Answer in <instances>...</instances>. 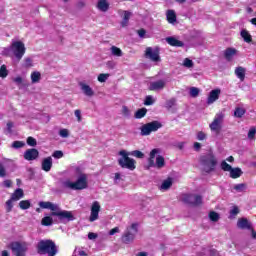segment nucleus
I'll use <instances>...</instances> for the list:
<instances>
[{"mask_svg":"<svg viewBox=\"0 0 256 256\" xmlns=\"http://www.w3.org/2000/svg\"><path fill=\"white\" fill-rule=\"evenodd\" d=\"M118 155H120V158L118 159V165H120V167L122 169H129V171H135V169L137 168L136 166V161L133 158H130L129 152H127L126 150H121L118 152Z\"/></svg>","mask_w":256,"mask_h":256,"instance_id":"nucleus-1","label":"nucleus"},{"mask_svg":"<svg viewBox=\"0 0 256 256\" xmlns=\"http://www.w3.org/2000/svg\"><path fill=\"white\" fill-rule=\"evenodd\" d=\"M87 185V174H81L75 182L71 180L63 182V186L66 189H71L72 191H82L83 189H87Z\"/></svg>","mask_w":256,"mask_h":256,"instance_id":"nucleus-2","label":"nucleus"},{"mask_svg":"<svg viewBox=\"0 0 256 256\" xmlns=\"http://www.w3.org/2000/svg\"><path fill=\"white\" fill-rule=\"evenodd\" d=\"M161 150L154 148L151 150L148 158V167H155L156 169H163L165 167V158L161 155Z\"/></svg>","mask_w":256,"mask_h":256,"instance_id":"nucleus-3","label":"nucleus"},{"mask_svg":"<svg viewBox=\"0 0 256 256\" xmlns=\"http://www.w3.org/2000/svg\"><path fill=\"white\" fill-rule=\"evenodd\" d=\"M38 253L40 255H49V256H55L57 255V247L55 246V243L51 240H41L38 243Z\"/></svg>","mask_w":256,"mask_h":256,"instance_id":"nucleus-4","label":"nucleus"},{"mask_svg":"<svg viewBox=\"0 0 256 256\" xmlns=\"http://www.w3.org/2000/svg\"><path fill=\"white\" fill-rule=\"evenodd\" d=\"M9 50L13 53L17 61H21L27 51V48H25V43L21 41H12Z\"/></svg>","mask_w":256,"mask_h":256,"instance_id":"nucleus-5","label":"nucleus"},{"mask_svg":"<svg viewBox=\"0 0 256 256\" xmlns=\"http://www.w3.org/2000/svg\"><path fill=\"white\" fill-rule=\"evenodd\" d=\"M201 162L206 173L215 171V167H217V158L213 154H207L202 157Z\"/></svg>","mask_w":256,"mask_h":256,"instance_id":"nucleus-6","label":"nucleus"},{"mask_svg":"<svg viewBox=\"0 0 256 256\" xmlns=\"http://www.w3.org/2000/svg\"><path fill=\"white\" fill-rule=\"evenodd\" d=\"M162 125L158 121H152L150 123L142 125L140 128L141 135L147 137V135H151V133H155V131H159Z\"/></svg>","mask_w":256,"mask_h":256,"instance_id":"nucleus-7","label":"nucleus"},{"mask_svg":"<svg viewBox=\"0 0 256 256\" xmlns=\"http://www.w3.org/2000/svg\"><path fill=\"white\" fill-rule=\"evenodd\" d=\"M135 235H137V225L128 226L126 232L122 236L123 243L126 245L133 243V241H135Z\"/></svg>","mask_w":256,"mask_h":256,"instance_id":"nucleus-8","label":"nucleus"},{"mask_svg":"<svg viewBox=\"0 0 256 256\" xmlns=\"http://www.w3.org/2000/svg\"><path fill=\"white\" fill-rule=\"evenodd\" d=\"M52 217H58L60 221H74L75 216L73 215V212L62 210L59 206L56 212L51 213Z\"/></svg>","mask_w":256,"mask_h":256,"instance_id":"nucleus-9","label":"nucleus"},{"mask_svg":"<svg viewBox=\"0 0 256 256\" xmlns=\"http://www.w3.org/2000/svg\"><path fill=\"white\" fill-rule=\"evenodd\" d=\"M223 119H225V114L223 113H217L214 117V120L209 125L210 130L214 133L219 134V131H221V125H223Z\"/></svg>","mask_w":256,"mask_h":256,"instance_id":"nucleus-10","label":"nucleus"},{"mask_svg":"<svg viewBox=\"0 0 256 256\" xmlns=\"http://www.w3.org/2000/svg\"><path fill=\"white\" fill-rule=\"evenodd\" d=\"M11 250H12L13 255L25 256V253L27 252V244L19 243V242H13L11 244Z\"/></svg>","mask_w":256,"mask_h":256,"instance_id":"nucleus-11","label":"nucleus"},{"mask_svg":"<svg viewBox=\"0 0 256 256\" xmlns=\"http://www.w3.org/2000/svg\"><path fill=\"white\" fill-rule=\"evenodd\" d=\"M145 57L146 59H150V61H153L154 63L161 61V57L159 56V49L157 48H146Z\"/></svg>","mask_w":256,"mask_h":256,"instance_id":"nucleus-12","label":"nucleus"},{"mask_svg":"<svg viewBox=\"0 0 256 256\" xmlns=\"http://www.w3.org/2000/svg\"><path fill=\"white\" fill-rule=\"evenodd\" d=\"M101 211V204L99 201H94L91 206V212L89 221L93 223V221H97L99 219V212Z\"/></svg>","mask_w":256,"mask_h":256,"instance_id":"nucleus-13","label":"nucleus"},{"mask_svg":"<svg viewBox=\"0 0 256 256\" xmlns=\"http://www.w3.org/2000/svg\"><path fill=\"white\" fill-rule=\"evenodd\" d=\"M166 85H167V81L157 80V81L150 82L148 89L149 91H163Z\"/></svg>","mask_w":256,"mask_h":256,"instance_id":"nucleus-14","label":"nucleus"},{"mask_svg":"<svg viewBox=\"0 0 256 256\" xmlns=\"http://www.w3.org/2000/svg\"><path fill=\"white\" fill-rule=\"evenodd\" d=\"M78 85L85 97H95V90H93V88H91L89 84L85 82H79Z\"/></svg>","mask_w":256,"mask_h":256,"instance_id":"nucleus-15","label":"nucleus"},{"mask_svg":"<svg viewBox=\"0 0 256 256\" xmlns=\"http://www.w3.org/2000/svg\"><path fill=\"white\" fill-rule=\"evenodd\" d=\"M220 95H221V89L217 88V89L211 90L207 98V104L213 105V103H215V101L219 99Z\"/></svg>","mask_w":256,"mask_h":256,"instance_id":"nucleus-16","label":"nucleus"},{"mask_svg":"<svg viewBox=\"0 0 256 256\" xmlns=\"http://www.w3.org/2000/svg\"><path fill=\"white\" fill-rule=\"evenodd\" d=\"M37 157H39V151L35 148L27 149L24 152V159L26 161H35V159H37Z\"/></svg>","mask_w":256,"mask_h":256,"instance_id":"nucleus-17","label":"nucleus"},{"mask_svg":"<svg viewBox=\"0 0 256 256\" xmlns=\"http://www.w3.org/2000/svg\"><path fill=\"white\" fill-rule=\"evenodd\" d=\"M39 207H41V209H49L52 213H55L59 208V205L54 204L53 202L41 201L39 202Z\"/></svg>","mask_w":256,"mask_h":256,"instance_id":"nucleus-18","label":"nucleus"},{"mask_svg":"<svg viewBox=\"0 0 256 256\" xmlns=\"http://www.w3.org/2000/svg\"><path fill=\"white\" fill-rule=\"evenodd\" d=\"M119 15L122 17L121 26L127 27L129 25V19H131V12L125 10H119Z\"/></svg>","mask_w":256,"mask_h":256,"instance_id":"nucleus-19","label":"nucleus"},{"mask_svg":"<svg viewBox=\"0 0 256 256\" xmlns=\"http://www.w3.org/2000/svg\"><path fill=\"white\" fill-rule=\"evenodd\" d=\"M166 43H168V45H171V47H183L185 45L183 41H180L179 39L173 36L167 37Z\"/></svg>","mask_w":256,"mask_h":256,"instance_id":"nucleus-20","label":"nucleus"},{"mask_svg":"<svg viewBox=\"0 0 256 256\" xmlns=\"http://www.w3.org/2000/svg\"><path fill=\"white\" fill-rule=\"evenodd\" d=\"M51 167H53V158H44L42 161V170L46 171V173H49V171H51Z\"/></svg>","mask_w":256,"mask_h":256,"instance_id":"nucleus-21","label":"nucleus"},{"mask_svg":"<svg viewBox=\"0 0 256 256\" xmlns=\"http://www.w3.org/2000/svg\"><path fill=\"white\" fill-rule=\"evenodd\" d=\"M173 186V178H167L163 180L162 184L159 186L160 191H169Z\"/></svg>","mask_w":256,"mask_h":256,"instance_id":"nucleus-22","label":"nucleus"},{"mask_svg":"<svg viewBox=\"0 0 256 256\" xmlns=\"http://www.w3.org/2000/svg\"><path fill=\"white\" fill-rule=\"evenodd\" d=\"M166 19L170 25H175V23H177V14L175 13V10H168L166 12Z\"/></svg>","mask_w":256,"mask_h":256,"instance_id":"nucleus-23","label":"nucleus"},{"mask_svg":"<svg viewBox=\"0 0 256 256\" xmlns=\"http://www.w3.org/2000/svg\"><path fill=\"white\" fill-rule=\"evenodd\" d=\"M109 1L107 0H99L96 7L98 10H100L102 13H107L109 11Z\"/></svg>","mask_w":256,"mask_h":256,"instance_id":"nucleus-24","label":"nucleus"},{"mask_svg":"<svg viewBox=\"0 0 256 256\" xmlns=\"http://www.w3.org/2000/svg\"><path fill=\"white\" fill-rule=\"evenodd\" d=\"M237 55V49L235 48H227L224 52L225 59L227 61H233V57Z\"/></svg>","mask_w":256,"mask_h":256,"instance_id":"nucleus-25","label":"nucleus"},{"mask_svg":"<svg viewBox=\"0 0 256 256\" xmlns=\"http://www.w3.org/2000/svg\"><path fill=\"white\" fill-rule=\"evenodd\" d=\"M236 77L240 79V81H245V73H247V69L243 68L242 66L236 67L234 71Z\"/></svg>","mask_w":256,"mask_h":256,"instance_id":"nucleus-26","label":"nucleus"},{"mask_svg":"<svg viewBox=\"0 0 256 256\" xmlns=\"http://www.w3.org/2000/svg\"><path fill=\"white\" fill-rule=\"evenodd\" d=\"M196 197H197V195H195V194H184L182 196V201L184 203H188L189 205H194Z\"/></svg>","mask_w":256,"mask_h":256,"instance_id":"nucleus-27","label":"nucleus"},{"mask_svg":"<svg viewBox=\"0 0 256 256\" xmlns=\"http://www.w3.org/2000/svg\"><path fill=\"white\" fill-rule=\"evenodd\" d=\"M231 179H239L243 175L241 168H231L229 171Z\"/></svg>","mask_w":256,"mask_h":256,"instance_id":"nucleus-28","label":"nucleus"},{"mask_svg":"<svg viewBox=\"0 0 256 256\" xmlns=\"http://www.w3.org/2000/svg\"><path fill=\"white\" fill-rule=\"evenodd\" d=\"M110 53L112 57H123V50L117 46H112L110 48Z\"/></svg>","mask_w":256,"mask_h":256,"instance_id":"nucleus-29","label":"nucleus"},{"mask_svg":"<svg viewBox=\"0 0 256 256\" xmlns=\"http://www.w3.org/2000/svg\"><path fill=\"white\" fill-rule=\"evenodd\" d=\"M24 193L23 189L18 188L15 190V192L11 195V199L14 201H19L20 199H23Z\"/></svg>","mask_w":256,"mask_h":256,"instance_id":"nucleus-30","label":"nucleus"},{"mask_svg":"<svg viewBox=\"0 0 256 256\" xmlns=\"http://www.w3.org/2000/svg\"><path fill=\"white\" fill-rule=\"evenodd\" d=\"M233 189L236 193H245V191H247V184L245 183L235 184L233 186Z\"/></svg>","mask_w":256,"mask_h":256,"instance_id":"nucleus-31","label":"nucleus"},{"mask_svg":"<svg viewBox=\"0 0 256 256\" xmlns=\"http://www.w3.org/2000/svg\"><path fill=\"white\" fill-rule=\"evenodd\" d=\"M241 37L245 41V43H251L253 41V37L247 30H242L241 31Z\"/></svg>","mask_w":256,"mask_h":256,"instance_id":"nucleus-32","label":"nucleus"},{"mask_svg":"<svg viewBox=\"0 0 256 256\" xmlns=\"http://www.w3.org/2000/svg\"><path fill=\"white\" fill-rule=\"evenodd\" d=\"M30 77H31L32 83H39V81H41V72L34 71L31 73Z\"/></svg>","mask_w":256,"mask_h":256,"instance_id":"nucleus-33","label":"nucleus"},{"mask_svg":"<svg viewBox=\"0 0 256 256\" xmlns=\"http://www.w3.org/2000/svg\"><path fill=\"white\" fill-rule=\"evenodd\" d=\"M145 115H147L146 108H141L135 112L134 117H135V119H143V117H145Z\"/></svg>","mask_w":256,"mask_h":256,"instance_id":"nucleus-34","label":"nucleus"},{"mask_svg":"<svg viewBox=\"0 0 256 256\" xmlns=\"http://www.w3.org/2000/svg\"><path fill=\"white\" fill-rule=\"evenodd\" d=\"M245 113H246L245 108L236 107L235 111H234V117H237L238 119H241V117H243V115H245Z\"/></svg>","mask_w":256,"mask_h":256,"instance_id":"nucleus-35","label":"nucleus"},{"mask_svg":"<svg viewBox=\"0 0 256 256\" xmlns=\"http://www.w3.org/2000/svg\"><path fill=\"white\" fill-rule=\"evenodd\" d=\"M199 93H201V89L197 87H190L189 88V95L190 97H193L194 99L199 97Z\"/></svg>","mask_w":256,"mask_h":256,"instance_id":"nucleus-36","label":"nucleus"},{"mask_svg":"<svg viewBox=\"0 0 256 256\" xmlns=\"http://www.w3.org/2000/svg\"><path fill=\"white\" fill-rule=\"evenodd\" d=\"M123 181H125V176L124 175H122L119 172L114 174V183L116 185H119V183H123Z\"/></svg>","mask_w":256,"mask_h":256,"instance_id":"nucleus-37","label":"nucleus"},{"mask_svg":"<svg viewBox=\"0 0 256 256\" xmlns=\"http://www.w3.org/2000/svg\"><path fill=\"white\" fill-rule=\"evenodd\" d=\"M209 219H210V221H213V223H217V221H219V219H221V215H219V213H217L215 211H211L209 213Z\"/></svg>","mask_w":256,"mask_h":256,"instance_id":"nucleus-38","label":"nucleus"},{"mask_svg":"<svg viewBox=\"0 0 256 256\" xmlns=\"http://www.w3.org/2000/svg\"><path fill=\"white\" fill-rule=\"evenodd\" d=\"M19 207L22 210H27L31 207V201L29 200H22L19 202Z\"/></svg>","mask_w":256,"mask_h":256,"instance_id":"nucleus-39","label":"nucleus"},{"mask_svg":"<svg viewBox=\"0 0 256 256\" xmlns=\"http://www.w3.org/2000/svg\"><path fill=\"white\" fill-rule=\"evenodd\" d=\"M220 167L222 169V171H225V172H230L231 169H233V167L231 165H229L227 163V161L223 160L221 163H220Z\"/></svg>","mask_w":256,"mask_h":256,"instance_id":"nucleus-40","label":"nucleus"},{"mask_svg":"<svg viewBox=\"0 0 256 256\" xmlns=\"http://www.w3.org/2000/svg\"><path fill=\"white\" fill-rule=\"evenodd\" d=\"M33 66H34L33 59H31L30 57L24 58L23 67H25V69H29Z\"/></svg>","mask_w":256,"mask_h":256,"instance_id":"nucleus-41","label":"nucleus"},{"mask_svg":"<svg viewBox=\"0 0 256 256\" xmlns=\"http://www.w3.org/2000/svg\"><path fill=\"white\" fill-rule=\"evenodd\" d=\"M240 229H248L251 233L252 239H256V231H254L251 225H241Z\"/></svg>","mask_w":256,"mask_h":256,"instance_id":"nucleus-42","label":"nucleus"},{"mask_svg":"<svg viewBox=\"0 0 256 256\" xmlns=\"http://www.w3.org/2000/svg\"><path fill=\"white\" fill-rule=\"evenodd\" d=\"M237 215H239V207L234 206V207H232V209L230 210L229 219H235V217H237Z\"/></svg>","mask_w":256,"mask_h":256,"instance_id":"nucleus-43","label":"nucleus"},{"mask_svg":"<svg viewBox=\"0 0 256 256\" xmlns=\"http://www.w3.org/2000/svg\"><path fill=\"white\" fill-rule=\"evenodd\" d=\"M7 75H9V71L7 70V66L5 65H2L0 67V77L2 79H5V77H7Z\"/></svg>","mask_w":256,"mask_h":256,"instance_id":"nucleus-44","label":"nucleus"},{"mask_svg":"<svg viewBox=\"0 0 256 256\" xmlns=\"http://www.w3.org/2000/svg\"><path fill=\"white\" fill-rule=\"evenodd\" d=\"M130 155L133 157H137V159H143L145 157V154L139 150H134L132 152H129Z\"/></svg>","mask_w":256,"mask_h":256,"instance_id":"nucleus-45","label":"nucleus"},{"mask_svg":"<svg viewBox=\"0 0 256 256\" xmlns=\"http://www.w3.org/2000/svg\"><path fill=\"white\" fill-rule=\"evenodd\" d=\"M193 60L189 59V58H185L183 61V67H186L187 69H191L193 68Z\"/></svg>","mask_w":256,"mask_h":256,"instance_id":"nucleus-46","label":"nucleus"},{"mask_svg":"<svg viewBox=\"0 0 256 256\" xmlns=\"http://www.w3.org/2000/svg\"><path fill=\"white\" fill-rule=\"evenodd\" d=\"M27 145H29V147H36L37 146V140L31 136H29L26 140Z\"/></svg>","mask_w":256,"mask_h":256,"instance_id":"nucleus-47","label":"nucleus"},{"mask_svg":"<svg viewBox=\"0 0 256 256\" xmlns=\"http://www.w3.org/2000/svg\"><path fill=\"white\" fill-rule=\"evenodd\" d=\"M237 225H251V220L248 218L242 217L238 219Z\"/></svg>","mask_w":256,"mask_h":256,"instance_id":"nucleus-48","label":"nucleus"},{"mask_svg":"<svg viewBox=\"0 0 256 256\" xmlns=\"http://www.w3.org/2000/svg\"><path fill=\"white\" fill-rule=\"evenodd\" d=\"M15 200H12L11 198L6 202V211L7 213H11V211H13V202Z\"/></svg>","mask_w":256,"mask_h":256,"instance_id":"nucleus-49","label":"nucleus"},{"mask_svg":"<svg viewBox=\"0 0 256 256\" xmlns=\"http://www.w3.org/2000/svg\"><path fill=\"white\" fill-rule=\"evenodd\" d=\"M153 103H155V98H153V96L151 95L146 96L144 105L149 106V105H153Z\"/></svg>","mask_w":256,"mask_h":256,"instance_id":"nucleus-50","label":"nucleus"},{"mask_svg":"<svg viewBox=\"0 0 256 256\" xmlns=\"http://www.w3.org/2000/svg\"><path fill=\"white\" fill-rule=\"evenodd\" d=\"M24 146H25V142H23V141H14V142L12 143L13 149H21V148H23Z\"/></svg>","mask_w":256,"mask_h":256,"instance_id":"nucleus-51","label":"nucleus"},{"mask_svg":"<svg viewBox=\"0 0 256 256\" xmlns=\"http://www.w3.org/2000/svg\"><path fill=\"white\" fill-rule=\"evenodd\" d=\"M196 139L198 141H205V139H207V134L203 131H199L197 134H196Z\"/></svg>","mask_w":256,"mask_h":256,"instance_id":"nucleus-52","label":"nucleus"},{"mask_svg":"<svg viewBox=\"0 0 256 256\" xmlns=\"http://www.w3.org/2000/svg\"><path fill=\"white\" fill-rule=\"evenodd\" d=\"M42 225H53V218L51 216H46L42 219Z\"/></svg>","mask_w":256,"mask_h":256,"instance_id":"nucleus-53","label":"nucleus"},{"mask_svg":"<svg viewBox=\"0 0 256 256\" xmlns=\"http://www.w3.org/2000/svg\"><path fill=\"white\" fill-rule=\"evenodd\" d=\"M175 103H177V100L175 98H171L166 102V108L171 109V107H175Z\"/></svg>","mask_w":256,"mask_h":256,"instance_id":"nucleus-54","label":"nucleus"},{"mask_svg":"<svg viewBox=\"0 0 256 256\" xmlns=\"http://www.w3.org/2000/svg\"><path fill=\"white\" fill-rule=\"evenodd\" d=\"M109 79V74H100L98 76L99 83H105Z\"/></svg>","mask_w":256,"mask_h":256,"instance_id":"nucleus-55","label":"nucleus"},{"mask_svg":"<svg viewBox=\"0 0 256 256\" xmlns=\"http://www.w3.org/2000/svg\"><path fill=\"white\" fill-rule=\"evenodd\" d=\"M59 135L60 137H63L64 139H67V137H69V130L68 129H61L59 131Z\"/></svg>","mask_w":256,"mask_h":256,"instance_id":"nucleus-56","label":"nucleus"},{"mask_svg":"<svg viewBox=\"0 0 256 256\" xmlns=\"http://www.w3.org/2000/svg\"><path fill=\"white\" fill-rule=\"evenodd\" d=\"M74 115H75L78 123H81V121H83V117L81 115V110H79V109L75 110Z\"/></svg>","mask_w":256,"mask_h":256,"instance_id":"nucleus-57","label":"nucleus"},{"mask_svg":"<svg viewBox=\"0 0 256 256\" xmlns=\"http://www.w3.org/2000/svg\"><path fill=\"white\" fill-rule=\"evenodd\" d=\"M106 67L108 69H115V67H117V63L113 60H109L106 62Z\"/></svg>","mask_w":256,"mask_h":256,"instance_id":"nucleus-58","label":"nucleus"},{"mask_svg":"<svg viewBox=\"0 0 256 256\" xmlns=\"http://www.w3.org/2000/svg\"><path fill=\"white\" fill-rule=\"evenodd\" d=\"M122 114L124 117H130L131 116V110L127 106L122 107Z\"/></svg>","mask_w":256,"mask_h":256,"instance_id":"nucleus-59","label":"nucleus"},{"mask_svg":"<svg viewBox=\"0 0 256 256\" xmlns=\"http://www.w3.org/2000/svg\"><path fill=\"white\" fill-rule=\"evenodd\" d=\"M256 129L255 127L250 128L248 132V139H255Z\"/></svg>","mask_w":256,"mask_h":256,"instance_id":"nucleus-60","label":"nucleus"},{"mask_svg":"<svg viewBox=\"0 0 256 256\" xmlns=\"http://www.w3.org/2000/svg\"><path fill=\"white\" fill-rule=\"evenodd\" d=\"M52 157H54V159H61L63 157V151H55L53 154H52Z\"/></svg>","mask_w":256,"mask_h":256,"instance_id":"nucleus-61","label":"nucleus"},{"mask_svg":"<svg viewBox=\"0 0 256 256\" xmlns=\"http://www.w3.org/2000/svg\"><path fill=\"white\" fill-rule=\"evenodd\" d=\"M203 203V197L196 195V199H194V205H201Z\"/></svg>","mask_w":256,"mask_h":256,"instance_id":"nucleus-62","label":"nucleus"},{"mask_svg":"<svg viewBox=\"0 0 256 256\" xmlns=\"http://www.w3.org/2000/svg\"><path fill=\"white\" fill-rule=\"evenodd\" d=\"M5 175H7V172L5 171L3 164L0 162V177H5Z\"/></svg>","mask_w":256,"mask_h":256,"instance_id":"nucleus-63","label":"nucleus"},{"mask_svg":"<svg viewBox=\"0 0 256 256\" xmlns=\"http://www.w3.org/2000/svg\"><path fill=\"white\" fill-rule=\"evenodd\" d=\"M75 253H76L77 255H80V256H85V255H87V252H85L84 250H81V249H76V250H75Z\"/></svg>","mask_w":256,"mask_h":256,"instance_id":"nucleus-64","label":"nucleus"}]
</instances>
